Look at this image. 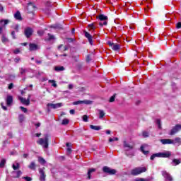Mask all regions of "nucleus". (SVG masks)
<instances>
[{"label": "nucleus", "instance_id": "f257e3e1", "mask_svg": "<svg viewBox=\"0 0 181 181\" xmlns=\"http://www.w3.org/2000/svg\"><path fill=\"white\" fill-rule=\"evenodd\" d=\"M35 11H36V5L32 2L28 3L27 5V12L30 19H33L35 17Z\"/></svg>", "mask_w": 181, "mask_h": 181}, {"label": "nucleus", "instance_id": "f03ea898", "mask_svg": "<svg viewBox=\"0 0 181 181\" xmlns=\"http://www.w3.org/2000/svg\"><path fill=\"white\" fill-rule=\"evenodd\" d=\"M49 138H50V134H44V139L40 138L37 143H38L39 145L43 146V148L45 149H47V148H49Z\"/></svg>", "mask_w": 181, "mask_h": 181}, {"label": "nucleus", "instance_id": "7ed1b4c3", "mask_svg": "<svg viewBox=\"0 0 181 181\" xmlns=\"http://www.w3.org/2000/svg\"><path fill=\"white\" fill-rule=\"evenodd\" d=\"M170 156H172V153H170V151H165V153H157L151 155L150 160H155V158H170Z\"/></svg>", "mask_w": 181, "mask_h": 181}, {"label": "nucleus", "instance_id": "20e7f679", "mask_svg": "<svg viewBox=\"0 0 181 181\" xmlns=\"http://www.w3.org/2000/svg\"><path fill=\"white\" fill-rule=\"evenodd\" d=\"M144 172H146V168L140 167L136 168L131 171V175L133 176H137V175H141V173H144Z\"/></svg>", "mask_w": 181, "mask_h": 181}, {"label": "nucleus", "instance_id": "39448f33", "mask_svg": "<svg viewBox=\"0 0 181 181\" xmlns=\"http://www.w3.org/2000/svg\"><path fill=\"white\" fill-rule=\"evenodd\" d=\"M103 172L104 173H107V175H115V173H117V170L112 169L111 168L107 167V166H104L103 168Z\"/></svg>", "mask_w": 181, "mask_h": 181}, {"label": "nucleus", "instance_id": "423d86ee", "mask_svg": "<svg viewBox=\"0 0 181 181\" xmlns=\"http://www.w3.org/2000/svg\"><path fill=\"white\" fill-rule=\"evenodd\" d=\"M179 131H181V124H176L171 129L169 135H175V134H177Z\"/></svg>", "mask_w": 181, "mask_h": 181}, {"label": "nucleus", "instance_id": "0eeeda50", "mask_svg": "<svg viewBox=\"0 0 181 181\" xmlns=\"http://www.w3.org/2000/svg\"><path fill=\"white\" fill-rule=\"evenodd\" d=\"M24 35H25V37H27V39H29V37H30V36L33 35V29H32V28L30 27H27L25 29Z\"/></svg>", "mask_w": 181, "mask_h": 181}, {"label": "nucleus", "instance_id": "6e6552de", "mask_svg": "<svg viewBox=\"0 0 181 181\" xmlns=\"http://www.w3.org/2000/svg\"><path fill=\"white\" fill-rule=\"evenodd\" d=\"M18 100H20L21 103H22V104H23L24 105H29L30 104V95H28V98L27 99L19 96Z\"/></svg>", "mask_w": 181, "mask_h": 181}, {"label": "nucleus", "instance_id": "1a4fd4ad", "mask_svg": "<svg viewBox=\"0 0 181 181\" xmlns=\"http://www.w3.org/2000/svg\"><path fill=\"white\" fill-rule=\"evenodd\" d=\"M96 18L100 22H103V23H107V22H108V16L104 14H99L96 16Z\"/></svg>", "mask_w": 181, "mask_h": 181}, {"label": "nucleus", "instance_id": "9d476101", "mask_svg": "<svg viewBox=\"0 0 181 181\" xmlns=\"http://www.w3.org/2000/svg\"><path fill=\"white\" fill-rule=\"evenodd\" d=\"M161 175L164 177L165 180L173 181V177H172V175H170V174H169L166 170L162 171Z\"/></svg>", "mask_w": 181, "mask_h": 181}, {"label": "nucleus", "instance_id": "9b49d317", "mask_svg": "<svg viewBox=\"0 0 181 181\" xmlns=\"http://www.w3.org/2000/svg\"><path fill=\"white\" fill-rule=\"evenodd\" d=\"M6 103L7 107H11L13 104V97L11 95H8L6 98Z\"/></svg>", "mask_w": 181, "mask_h": 181}, {"label": "nucleus", "instance_id": "f8f14e48", "mask_svg": "<svg viewBox=\"0 0 181 181\" xmlns=\"http://www.w3.org/2000/svg\"><path fill=\"white\" fill-rule=\"evenodd\" d=\"M160 142L163 144V145H170V144H175V142L173 140L170 139H162L160 140Z\"/></svg>", "mask_w": 181, "mask_h": 181}, {"label": "nucleus", "instance_id": "ddd939ff", "mask_svg": "<svg viewBox=\"0 0 181 181\" xmlns=\"http://www.w3.org/2000/svg\"><path fill=\"white\" fill-rule=\"evenodd\" d=\"M63 106V103H47V107H50V108H52L53 110H56L57 108H60V107Z\"/></svg>", "mask_w": 181, "mask_h": 181}, {"label": "nucleus", "instance_id": "4468645a", "mask_svg": "<svg viewBox=\"0 0 181 181\" xmlns=\"http://www.w3.org/2000/svg\"><path fill=\"white\" fill-rule=\"evenodd\" d=\"M39 173H40V180L46 181V174H45V170H43V169L42 168H40Z\"/></svg>", "mask_w": 181, "mask_h": 181}, {"label": "nucleus", "instance_id": "2eb2a0df", "mask_svg": "<svg viewBox=\"0 0 181 181\" xmlns=\"http://www.w3.org/2000/svg\"><path fill=\"white\" fill-rule=\"evenodd\" d=\"M123 146L125 151H132L134 149V146H131L127 141L123 142Z\"/></svg>", "mask_w": 181, "mask_h": 181}, {"label": "nucleus", "instance_id": "dca6fc26", "mask_svg": "<svg viewBox=\"0 0 181 181\" xmlns=\"http://www.w3.org/2000/svg\"><path fill=\"white\" fill-rule=\"evenodd\" d=\"M12 177H14V179H18L21 177V175H22V171L15 170L14 171H12L11 173Z\"/></svg>", "mask_w": 181, "mask_h": 181}, {"label": "nucleus", "instance_id": "f3484780", "mask_svg": "<svg viewBox=\"0 0 181 181\" xmlns=\"http://www.w3.org/2000/svg\"><path fill=\"white\" fill-rule=\"evenodd\" d=\"M29 50L30 52H35L36 50H39V46L35 43L29 44Z\"/></svg>", "mask_w": 181, "mask_h": 181}, {"label": "nucleus", "instance_id": "a211bd4d", "mask_svg": "<svg viewBox=\"0 0 181 181\" xmlns=\"http://www.w3.org/2000/svg\"><path fill=\"white\" fill-rule=\"evenodd\" d=\"M84 35H85V37H86V39H88L90 45H91V46H93V36L90 35V34L87 31H84Z\"/></svg>", "mask_w": 181, "mask_h": 181}, {"label": "nucleus", "instance_id": "6ab92c4d", "mask_svg": "<svg viewBox=\"0 0 181 181\" xmlns=\"http://www.w3.org/2000/svg\"><path fill=\"white\" fill-rule=\"evenodd\" d=\"M181 163V158H173L172 162H171V165L173 166H177V165H180Z\"/></svg>", "mask_w": 181, "mask_h": 181}, {"label": "nucleus", "instance_id": "aec40b11", "mask_svg": "<svg viewBox=\"0 0 181 181\" xmlns=\"http://www.w3.org/2000/svg\"><path fill=\"white\" fill-rule=\"evenodd\" d=\"M14 18L17 21H22V15L21 14V12L19 11H16L14 14Z\"/></svg>", "mask_w": 181, "mask_h": 181}, {"label": "nucleus", "instance_id": "412c9836", "mask_svg": "<svg viewBox=\"0 0 181 181\" xmlns=\"http://www.w3.org/2000/svg\"><path fill=\"white\" fill-rule=\"evenodd\" d=\"M153 180V177H150L148 178H136L135 180H134V181H151Z\"/></svg>", "mask_w": 181, "mask_h": 181}, {"label": "nucleus", "instance_id": "4be33fe9", "mask_svg": "<svg viewBox=\"0 0 181 181\" xmlns=\"http://www.w3.org/2000/svg\"><path fill=\"white\" fill-rule=\"evenodd\" d=\"M125 155H127L129 158H132L135 156V153L132 150L126 151Z\"/></svg>", "mask_w": 181, "mask_h": 181}, {"label": "nucleus", "instance_id": "5701e85b", "mask_svg": "<svg viewBox=\"0 0 181 181\" xmlns=\"http://www.w3.org/2000/svg\"><path fill=\"white\" fill-rule=\"evenodd\" d=\"M50 28L52 29H63V27L60 24H53L50 25Z\"/></svg>", "mask_w": 181, "mask_h": 181}, {"label": "nucleus", "instance_id": "b1692460", "mask_svg": "<svg viewBox=\"0 0 181 181\" xmlns=\"http://www.w3.org/2000/svg\"><path fill=\"white\" fill-rule=\"evenodd\" d=\"M1 42L2 43H9V39H8V37H6V36H5L4 34H2L1 35Z\"/></svg>", "mask_w": 181, "mask_h": 181}, {"label": "nucleus", "instance_id": "393cba45", "mask_svg": "<svg viewBox=\"0 0 181 181\" xmlns=\"http://www.w3.org/2000/svg\"><path fill=\"white\" fill-rule=\"evenodd\" d=\"M155 123L158 125V129H162V123L160 119H156Z\"/></svg>", "mask_w": 181, "mask_h": 181}, {"label": "nucleus", "instance_id": "a878e982", "mask_svg": "<svg viewBox=\"0 0 181 181\" xmlns=\"http://www.w3.org/2000/svg\"><path fill=\"white\" fill-rule=\"evenodd\" d=\"M98 112H99L100 119H103V118H104V117H105V112H104L103 110H98Z\"/></svg>", "mask_w": 181, "mask_h": 181}, {"label": "nucleus", "instance_id": "bb28decb", "mask_svg": "<svg viewBox=\"0 0 181 181\" xmlns=\"http://www.w3.org/2000/svg\"><path fill=\"white\" fill-rule=\"evenodd\" d=\"M140 151L144 153V155L149 154V151H145V146L144 145L141 146Z\"/></svg>", "mask_w": 181, "mask_h": 181}, {"label": "nucleus", "instance_id": "cd10ccee", "mask_svg": "<svg viewBox=\"0 0 181 181\" xmlns=\"http://www.w3.org/2000/svg\"><path fill=\"white\" fill-rule=\"evenodd\" d=\"M48 38L47 39V40H48V42H52V40H55L56 37H54V35L48 33L47 34Z\"/></svg>", "mask_w": 181, "mask_h": 181}, {"label": "nucleus", "instance_id": "c85d7f7f", "mask_svg": "<svg viewBox=\"0 0 181 181\" xmlns=\"http://www.w3.org/2000/svg\"><path fill=\"white\" fill-rule=\"evenodd\" d=\"M112 49L117 52V50H119L121 49V45H119V44H114Z\"/></svg>", "mask_w": 181, "mask_h": 181}, {"label": "nucleus", "instance_id": "c756f323", "mask_svg": "<svg viewBox=\"0 0 181 181\" xmlns=\"http://www.w3.org/2000/svg\"><path fill=\"white\" fill-rule=\"evenodd\" d=\"M29 169L31 170H35L36 169V163L34 161L31 162L30 164L28 165Z\"/></svg>", "mask_w": 181, "mask_h": 181}, {"label": "nucleus", "instance_id": "7c9ffc66", "mask_svg": "<svg viewBox=\"0 0 181 181\" xmlns=\"http://www.w3.org/2000/svg\"><path fill=\"white\" fill-rule=\"evenodd\" d=\"M93 172H95V168H90L88 170V179H91V173H93Z\"/></svg>", "mask_w": 181, "mask_h": 181}, {"label": "nucleus", "instance_id": "2f4dec72", "mask_svg": "<svg viewBox=\"0 0 181 181\" xmlns=\"http://www.w3.org/2000/svg\"><path fill=\"white\" fill-rule=\"evenodd\" d=\"M90 129H94V131H100L101 129V127L100 126H94L93 124L90 125Z\"/></svg>", "mask_w": 181, "mask_h": 181}, {"label": "nucleus", "instance_id": "473e14b6", "mask_svg": "<svg viewBox=\"0 0 181 181\" xmlns=\"http://www.w3.org/2000/svg\"><path fill=\"white\" fill-rule=\"evenodd\" d=\"M6 163V159L2 158L0 161V168H5V165Z\"/></svg>", "mask_w": 181, "mask_h": 181}, {"label": "nucleus", "instance_id": "72a5a7b5", "mask_svg": "<svg viewBox=\"0 0 181 181\" xmlns=\"http://www.w3.org/2000/svg\"><path fill=\"white\" fill-rule=\"evenodd\" d=\"M38 162L41 165H45L46 163V160L42 157H38Z\"/></svg>", "mask_w": 181, "mask_h": 181}, {"label": "nucleus", "instance_id": "f704fd0d", "mask_svg": "<svg viewBox=\"0 0 181 181\" xmlns=\"http://www.w3.org/2000/svg\"><path fill=\"white\" fill-rule=\"evenodd\" d=\"M55 71H64L65 70L64 66H55Z\"/></svg>", "mask_w": 181, "mask_h": 181}, {"label": "nucleus", "instance_id": "c9c22d12", "mask_svg": "<svg viewBox=\"0 0 181 181\" xmlns=\"http://www.w3.org/2000/svg\"><path fill=\"white\" fill-rule=\"evenodd\" d=\"M70 123V120L67 118L63 119L62 125H68Z\"/></svg>", "mask_w": 181, "mask_h": 181}, {"label": "nucleus", "instance_id": "e433bc0d", "mask_svg": "<svg viewBox=\"0 0 181 181\" xmlns=\"http://www.w3.org/2000/svg\"><path fill=\"white\" fill-rule=\"evenodd\" d=\"M12 168L13 170H18L21 168V165H19V163H16V165L15 164H13Z\"/></svg>", "mask_w": 181, "mask_h": 181}, {"label": "nucleus", "instance_id": "4c0bfd02", "mask_svg": "<svg viewBox=\"0 0 181 181\" xmlns=\"http://www.w3.org/2000/svg\"><path fill=\"white\" fill-rule=\"evenodd\" d=\"M48 83H52V87H54L55 88H57V83H56V81H54V80H49Z\"/></svg>", "mask_w": 181, "mask_h": 181}, {"label": "nucleus", "instance_id": "58836bf2", "mask_svg": "<svg viewBox=\"0 0 181 181\" xmlns=\"http://www.w3.org/2000/svg\"><path fill=\"white\" fill-rule=\"evenodd\" d=\"M18 118H19V122L21 124H22V122H23V121H25V115H19Z\"/></svg>", "mask_w": 181, "mask_h": 181}, {"label": "nucleus", "instance_id": "ea45409f", "mask_svg": "<svg viewBox=\"0 0 181 181\" xmlns=\"http://www.w3.org/2000/svg\"><path fill=\"white\" fill-rule=\"evenodd\" d=\"M117 96V94L115 93L112 96L110 97L109 100V103H114L115 101V97Z\"/></svg>", "mask_w": 181, "mask_h": 181}, {"label": "nucleus", "instance_id": "a19ab883", "mask_svg": "<svg viewBox=\"0 0 181 181\" xmlns=\"http://www.w3.org/2000/svg\"><path fill=\"white\" fill-rule=\"evenodd\" d=\"M37 33L38 36H43L45 35V30H38L37 31Z\"/></svg>", "mask_w": 181, "mask_h": 181}, {"label": "nucleus", "instance_id": "79ce46f5", "mask_svg": "<svg viewBox=\"0 0 181 181\" xmlns=\"http://www.w3.org/2000/svg\"><path fill=\"white\" fill-rule=\"evenodd\" d=\"M27 71H28V69H23V68H21V69H20V74H21V75L25 74V73H27Z\"/></svg>", "mask_w": 181, "mask_h": 181}, {"label": "nucleus", "instance_id": "37998d69", "mask_svg": "<svg viewBox=\"0 0 181 181\" xmlns=\"http://www.w3.org/2000/svg\"><path fill=\"white\" fill-rule=\"evenodd\" d=\"M174 142L175 144H179V145L181 144V139L180 137H177L174 139Z\"/></svg>", "mask_w": 181, "mask_h": 181}, {"label": "nucleus", "instance_id": "c03bdc74", "mask_svg": "<svg viewBox=\"0 0 181 181\" xmlns=\"http://www.w3.org/2000/svg\"><path fill=\"white\" fill-rule=\"evenodd\" d=\"M83 104H86V105H90V104H93V101L91 100H82Z\"/></svg>", "mask_w": 181, "mask_h": 181}, {"label": "nucleus", "instance_id": "a18cd8bd", "mask_svg": "<svg viewBox=\"0 0 181 181\" xmlns=\"http://www.w3.org/2000/svg\"><path fill=\"white\" fill-rule=\"evenodd\" d=\"M83 121L84 122H88V116L87 115L83 116Z\"/></svg>", "mask_w": 181, "mask_h": 181}, {"label": "nucleus", "instance_id": "49530a36", "mask_svg": "<svg viewBox=\"0 0 181 181\" xmlns=\"http://www.w3.org/2000/svg\"><path fill=\"white\" fill-rule=\"evenodd\" d=\"M83 104V100H77L73 103V105H78Z\"/></svg>", "mask_w": 181, "mask_h": 181}, {"label": "nucleus", "instance_id": "de8ad7c7", "mask_svg": "<svg viewBox=\"0 0 181 181\" xmlns=\"http://www.w3.org/2000/svg\"><path fill=\"white\" fill-rule=\"evenodd\" d=\"M88 28L92 30H94V29H95V26H94V24L93 23H91V24H89L88 25Z\"/></svg>", "mask_w": 181, "mask_h": 181}, {"label": "nucleus", "instance_id": "09e8293b", "mask_svg": "<svg viewBox=\"0 0 181 181\" xmlns=\"http://www.w3.org/2000/svg\"><path fill=\"white\" fill-rule=\"evenodd\" d=\"M114 141H119L118 137H115V138H110L109 139V142H114Z\"/></svg>", "mask_w": 181, "mask_h": 181}, {"label": "nucleus", "instance_id": "8fccbe9b", "mask_svg": "<svg viewBox=\"0 0 181 181\" xmlns=\"http://www.w3.org/2000/svg\"><path fill=\"white\" fill-rule=\"evenodd\" d=\"M23 179L25 181H32V177L26 176V177H23Z\"/></svg>", "mask_w": 181, "mask_h": 181}, {"label": "nucleus", "instance_id": "3c124183", "mask_svg": "<svg viewBox=\"0 0 181 181\" xmlns=\"http://www.w3.org/2000/svg\"><path fill=\"white\" fill-rule=\"evenodd\" d=\"M143 136L144 138H148L149 136V133H148V132H143Z\"/></svg>", "mask_w": 181, "mask_h": 181}, {"label": "nucleus", "instance_id": "603ef678", "mask_svg": "<svg viewBox=\"0 0 181 181\" xmlns=\"http://www.w3.org/2000/svg\"><path fill=\"white\" fill-rule=\"evenodd\" d=\"M20 110H21L23 112H28V109H26V107H24L23 106H21Z\"/></svg>", "mask_w": 181, "mask_h": 181}, {"label": "nucleus", "instance_id": "864d4df0", "mask_svg": "<svg viewBox=\"0 0 181 181\" xmlns=\"http://www.w3.org/2000/svg\"><path fill=\"white\" fill-rule=\"evenodd\" d=\"M9 22H11V21L8 19L0 21V23H9Z\"/></svg>", "mask_w": 181, "mask_h": 181}, {"label": "nucleus", "instance_id": "5fc2aeb1", "mask_svg": "<svg viewBox=\"0 0 181 181\" xmlns=\"http://www.w3.org/2000/svg\"><path fill=\"white\" fill-rule=\"evenodd\" d=\"M45 6H47L48 8H51L52 2L49 1H46Z\"/></svg>", "mask_w": 181, "mask_h": 181}, {"label": "nucleus", "instance_id": "6e6d98bb", "mask_svg": "<svg viewBox=\"0 0 181 181\" xmlns=\"http://www.w3.org/2000/svg\"><path fill=\"white\" fill-rule=\"evenodd\" d=\"M1 108H3V110L4 111H8V107H6V106L4 105V103H1Z\"/></svg>", "mask_w": 181, "mask_h": 181}, {"label": "nucleus", "instance_id": "4d7b16f0", "mask_svg": "<svg viewBox=\"0 0 181 181\" xmlns=\"http://www.w3.org/2000/svg\"><path fill=\"white\" fill-rule=\"evenodd\" d=\"M86 62L87 63H90V62H91V57L90 56V54L87 55Z\"/></svg>", "mask_w": 181, "mask_h": 181}, {"label": "nucleus", "instance_id": "13d9d810", "mask_svg": "<svg viewBox=\"0 0 181 181\" xmlns=\"http://www.w3.org/2000/svg\"><path fill=\"white\" fill-rule=\"evenodd\" d=\"M9 144V141L8 140H5L4 142H3V146L4 148H5L6 146V145H8Z\"/></svg>", "mask_w": 181, "mask_h": 181}, {"label": "nucleus", "instance_id": "bf43d9fd", "mask_svg": "<svg viewBox=\"0 0 181 181\" xmlns=\"http://www.w3.org/2000/svg\"><path fill=\"white\" fill-rule=\"evenodd\" d=\"M12 28H13L16 30V32H19V25H16L15 27L12 26Z\"/></svg>", "mask_w": 181, "mask_h": 181}, {"label": "nucleus", "instance_id": "052dcab7", "mask_svg": "<svg viewBox=\"0 0 181 181\" xmlns=\"http://www.w3.org/2000/svg\"><path fill=\"white\" fill-rule=\"evenodd\" d=\"M6 24H4L3 26L0 27V34L2 35L3 33V30H4V28H5V25Z\"/></svg>", "mask_w": 181, "mask_h": 181}, {"label": "nucleus", "instance_id": "680f3d73", "mask_svg": "<svg viewBox=\"0 0 181 181\" xmlns=\"http://www.w3.org/2000/svg\"><path fill=\"white\" fill-rule=\"evenodd\" d=\"M66 40L69 42V43H73V42H74V39L73 38H66Z\"/></svg>", "mask_w": 181, "mask_h": 181}, {"label": "nucleus", "instance_id": "e2e57ef3", "mask_svg": "<svg viewBox=\"0 0 181 181\" xmlns=\"http://www.w3.org/2000/svg\"><path fill=\"white\" fill-rule=\"evenodd\" d=\"M11 36L13 39H16V36L15 35V31L11 32Z\"/></svg>", "mask_w": 181, "mask_h": 181}, {"label": "nucleus", "instance_id": "0e129e2a", "mask_svg": "<svg viewBox=\"0 0 181 181\" xmlns=\"http://www.w3.org/2000/svg\"><path fill=\"white\" fill-rule=\"evenodd\" d=\"M14 54H18V53H21V50L19 49H16L13 51Z\"/></svg>", "mask_w": 181, "mask_h": 181}, {"label": "nucleus", "instance_id": "69168bd1", "mask_svg": "<svg viewBox=\"0 0 181 181\" xmlns=\"http://www.w3.org/2000/svg\"><path fill=\"white\" fill-rule=\"evenodd\" d=\"M12 88H13V83H11L8 85V90H12Z\"/></svg>", "mask_w": 181, "mask_h": 181}, {"label": "nucleus", "instance_id": "338daca9", "mask_svg": "<svg viewBox=\"0 0 181 181\" xmlns=\"http://www.w3.org/2000/svg\"><path fill=\"white\" fill-rule=\"evenodd\" d=\"M20 61H21V58H19V57H17V58H15V59H14V62H15L16 63H19Z\"/></svg>", "mask_w": 181, "mask_h": 181}, {"label": "nucleus", "instance_id": "774afa93", "mask_svg": "<svg viewBox=\"0 0 181 181\" xmlns=\"http://www.w3.org/2000/svg\"><path fill=\"white\" fill-rule=\"evenodd\" d=\"M180 28H181V23H177L176 24V28L177 29H180Z\"/></svg>", "mask_w": 181, "mask_h": 181}]
</instances>
